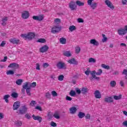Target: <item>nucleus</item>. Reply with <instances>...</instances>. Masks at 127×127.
Instances as JSON below:
<instances>
[{
	"instance_id": "obj_1",
	"label": "nucleus",
	"mask_w": 127,
	"mask_h": 127,
	"mask_svg": "<svg viewBox=\"0 0 127 127\" xmlns=\"http://www.w3.org/2000/svg\"><path fill=\"white\" fill-rule=\"evenodd\" d=\"M117 32L118 33L120 36H124L127 33V25L125 26L124 29L120 28L117 30Z\"/></svg>"
},
{
	"instance_id": "obj_2",
	"label": "nucleus",
	"mask_w": 127,
	"mask_h": 127,
	"mask_svg": "<svg viewBox=\"0 0 127 127\" xmlns=\"http://www.w3.org/2000/svg\"><path fill=\"white\" fill-rule=\"evenodd\" d=\"M94 0H87V4L89 5L90 7L92 9H96V8L97 7V3L96 2H94L92 3V1Z\"/></svg>"
},
{
	"instance_id": "obj_3",
	"label": "nucleus",
	"mask_w": 127,
	"mask_h": 127,
	"mask_svg": "<svg viewBox=\"0 0 127 127\" xmlns=\"http://www.w3.org/2000/svg\"><path fill=\"white\" fill-rule=\"evenodd\" d=\"M61 30V26H59V25L54 26L52 28L51 33L55 34L56 33L59 32Z\"/></svg>"
},
{
	"instance_id": "obj_4",
	"label": "nucleus",
	"mask_w": 127,
	"mask_h": 127,
	"mask_svg": "<svg viewBox=\"0 0 127 127\" xmlns=\"http://www.w3.org/2000/svg\"><path fill=\"white\" fill-rule=\"evenodd\" d=\"M57 67L60 69H66V64L64 62H59L57 64Z\"/></svg>"
},
{
	"instance_id": "obj_5",
	"label": "nucleus",
	"mask_w": 127,
	"mask_h": 127,
	"mask_svg": "<svg viewBox=\"0 0 127 127\" xmlns=\"http://www.w3.org/2000/svg\"><path fill=\"white\" fill-rule=\"evenodd\" d=\"M49 49L48 46L44 45L39 49V51L41 53H45L48 52Z\"/></svg>"
},
{
	"instance_id": "obj_6",
	"label": "nucleus",
	"mask_w": 127,
	"mask_h": 127,
	"mask_svg": "<svg viewBox=\"0 0 127 127\" xmlns=\"http://www.w3.org/2000/svg\"><path fill=\"white\" fill-rule=\"evenodd\" d=\"M27 107L26 105H24L22 106L21 109L19 110V113L21 115H23L26 114V113L27 112Z\"/></svg>"
},
{
	"instance_id": "obj_7",
	"label": "nucleus",
	"mask_w": 127,
	"mask_h": 127,
	"mask_svg": "<svg viewBox=\"0 0 127 127\" xmlns=\"http://www.w3.org/2000/svg\"><path fill=\"white\" fill-rule=\"evenodd\" d=\"M8 67L12 68L13 70H15L16 69L19 68V64L16 63H12L8 65Z\"/></svg>"
},
{
	"instance_id": "obj_8",
	"label": "nucleus",
	"mask_w": 127,
	"mask_h": 127,
	"mask_svg": "<svg viewBox=\"0 0 127 127\" xmlns=\"http://www.w3.org/2000/svg\"><path fill=\"white\" fill-rule=\"evenodd\" d=\"M105 3L111 9H114L115 6L112 2L110 0H105Z\"/></svg>"
},
{
	"instance_id": "obj_9",
	"label": "nucleus",
	"mask_w": 127,
	"mask_h": 127,
	"mask_svg": "<svg viewBox=\"0 0 127 127\" xmlns=\"http://www.w3.org/2000/svg\"><path fill=\"white\" fill-rule=\"evenodd\" d=\"M44 18V15H39V16H33V19L38 20V21H42Z\"/></svg>"
},
{
	"instance_id": "obj_10",
	"label": "nucleus",
	"mask_w": 127,
	"mask_h": 127,
	"mask_svg": "<svg viewBox=\"0 0 127 127\" xmlns=\"http://www.w3.org/2000/svg\"><path fill=\"white\" fill-rule=\"evenodd\" d=\"M29 16V13L28 11H23L22 12L21 17L24 19H27Z\"/></svg>"
},
{
	"instance_id": "obj_11",
	"label": "nucleus",
	"mask_w": 127,
	"mask_h": 127,
	"mask_svg": "<svg viewBox=\"0 0 127 127\" xmlns=\"http://www.w3.org/2000/svg\"><path fill=\"white\" fill-rule=\"evenodd\" d=\"M9 41L13 45H17L20 43V42L19 39H16V38H11L9 39Z\"/></svg>"
},
{
	"instance_id": "obj_12",
	"label": "nucleus",
	"mask_w": 127,
	"mask_h": 127,
	"mask_svg": "<svg viewBox=\"0 0 127 127\" xmlns=\"http://www.w3.org/2000/svg\"><path fill=\"white\" fill-rule=\"evenodd\" d=\"M29 84H30V82H26L24 85H22V89L21 90V92L24 94L25 93V90L27 88V87H28Z\"/></svg>"
},
{
	"instance_id": "obj_13",
	"label": "nucleus",
	"mask_w": 127,
	"mask_h": 127,
	"mask_svg": "<svg viewBox=\"0 0 127 127\" xmlns=\"http://www.w3.org/2000/svg\"><path fill=\"white\" fill-rule=\"evenodd\" d=\"M20 106V103L19 101H17L14 103L13 105V111L17 110Z\"/></svg>"
},
{
	"instance_id": "obj_14",
	"label": "nucleus",
	"mask_w": 127,
	"mask_h": 127,
	"mask_svg": "<svg viewBox=\"0 0 127 127\" xmlns=\"http://www.w3.org/2000/svg\"><path fill=\"white\" fill-rule=\"evenodd\" d=\"M95 98L100 99L101 98V94L98 90H95L94 93Z\"/></svg>"
},
{
	"instance_id": "obj_15",
	"label": "nucleus",
	"mask_w": 127,
	"mask_h": 127,
	"mask_svg": "<svg viewBox=\"0 0 127 127\" xmlns=\"http://www.w3.org/2000/svg\"><path fill=\"white\" fill-rule=\"evenodd\" d=\"M69 8L71 10H75L76 9V5L75 3L73 1H71L69 3Z\"/></svg>"
},
{
	"instance_id": "obj_16",
	"label": "nucleus",
	"mask_w": 127,
	"mask_h": 127,
	"mask_svg": "<svg viewBox=\"0 0 127 127\" xmlns=\"http://www.w3.org/2000/svg\"><path fill=\"white\" fill-rule=\"evenodd\" d=\"M32 117L34 120L38 121L39 123H41L42 121V118L41 117L38 116H36L35 115H33Z\"/></svg>"
},
{
	"instance_id": "obj_17",
	"label": "nucleus",
	"mask_w": 127,
	"mask_h": 127,
	"mask_svg": "<svg viewBox=\"0 0 127 127\" xmlns=\"http://www.w3.org/2000/svg\"><path fill=\"white\" fill-rule=\"evenodd\" d=\"M27 35L29 40H32L35 37V34L33 32H29Z\"/></svg>"
},
{
	"instance_id": "obj_18",
	"label": "nucleus",
	"mask_w": 127,
	"mask_h": 127,
	"mask_svg": "<svg viewBox=\"0 0 127 127\" xmlns=\"http://www.w3.org/2000/svg\"><path fill=\"white\" fill-rule=\"evenodd\" d=\"M90 44H93V46H98L100 44L98 42V41H96L95 39H91L90 40Z\"/></svg>"
},
{
	"instance_id": "obj_19",
	"label": "nucleus",
	"mask_w": 127,
	"mask_h": 127,
	"mask_svg": "<svg viewBox=\"0 0 127 127\" xmlns=\"http://www.w3.org/2000/svg\"><path fill=\"white\" fill-rule=\"evenodd\" d=\"M63 55L64 56L66 57H70L71 56V53L70 51H63Z\"/></svg>"
},
{
	"instance_id": "obj_20",
	"label": "nucleus",
	"mask_w": 127,
	"mask_h": 127,
	"mask_svg": "<svg viewBox=\"0 0 127 127\" xmlns=\"http://www.w3.org/2000/svg\"><path fill=\"white\" fill-rule=\"evenodd\" d=\"M104 101L105 102L111 103H113L114 102V100L112 97H108L104 99Z\"/></svg>"
},
{
	"instance_id": "obj_21",
	"label": "nucleus",
	"mask_w": 127,
	"mask_h": 127,
	"mask_svg": "<svg viewBox=\"0 0 127 127\" xmlns=\"http://www.w3.org/2000/svg\"><path fill=\"white\" fill-rule=\"evenodd\" d=\"M7 20V17H4L3 18H2L1 21V25L3 26H5L6 25V21Z\"/></svg>"
},
{
	"instance_id": "obj_22",
	"label": "nucleus",
	"mask_w": 127,
	"mask_h": 127,
	"mask_svg": "<svg viewBox=\"0 0 127 127\" xmlns=\"http://www.w3.org/2000/svg\"><path fill=\"white\" fill-rule=\"evenodd\" d=\"M68 63L73 64H77L78 63L74 59H71V60H68Z\"/></svg>"
},
{
	"instance_id": "obj_23",
	"label": "nucleus",
	"mask_w": 127,
	"mask_h": 127,
	"mask_svg": "<svg viewBox=\"0 0 127 127\" xmlns=\"http://www.w3.org/2000/svg\"><path fill=\"white\" fill-rule=\"evenodd\" d=\"M70 113L72 114H74L77 111V109L75 107H72L69 109Z\"/></svg>"
},
{
	"instance_id": "obj_24",
	"label": "nucleus",
	"mask_w": 127,
	"mask_h": 127,
	"mask_svg": "<svg viewBox=\"0 0 127 127\" xmlns=\"http://www.w3.org/2000/svg\"><path fill=\"white\" fill-rule=\"evenodd\" d=\"M31 87H27V89H26V93H27V95L28 96H31Z\"/></svg>"
},
{
	"instance_id": "obj_25",
	"label": "nucleus",
	"mask_w": 127,
	"mask_h": 127,
	"mask_svg": "<svg viewBox=\"0 0 127 127\" xmlns=\"http://www.w3.org/2000/svg\"><path fill=\"white\" fill-rule=\"evenodd\" d=\"M22 125V122L20 121H17L16 122L14 123L15 126L17 127H21Z\"/></svg>"
},
{
	"instance_id": "obj_26",
	"label": "nucleus",
	"mask_w": 127,
	"mask_h": 127,
	"mask_svg": "<svg viewBox=\"0 0 127 127\" xmlns=\"http://www.w3.org/2000/svg\"><path fill=\"white\" fill-rule=\"evenodd\" d=\"M78 117L79 119H82L85 117V114L82 112H79L78 114Z\"/></svg>"
},
{
	"instance_id": "obj_27",
	"label": "nucleus",
	"mask_w": 127,
	"mask_h": 127,
	"mask_svg": "<svg viewBox=\"0 0 127 127\" xmlns=\"http://www.w3.org/2000/svg\"><path fill=\"white\" fill-rule=\"evenodd\" d=\"M10 97V95L9 94L5 95L3 96V100H5V101L7 103H9L8 98Z\"/></svg>"
},
{
	"instance_id": "obj_28",
	"label": "nucleus",
	"mask_w": 127,
	"mask_h": 127,
	"mask_svg": "<svg viewBox=\"0 0 127 127\" xmlns=\"http://www.w3.org/2000/svg\"><path fill=\"white\" fill-rule=\"evenodd\" d=\"M23 79H17L16 81V83L18 86H20L21 85L22 83H23Z\"/></svg>"
},
{
	"instance_id": "obj_29",
	"label": "nucleus",
	"mask_w": 127,
	"mask_h": 127,
	"mask_svg": "<svg viewBox=\"0 0 127 127\" xmlns=\"http://www.w3.org/2000/svg\"><path fill=\"white\" fill-rule=\"evenodd\" d=\"M114 99L115 100H119L121 99H122V94H120L119 96H117V95H114Z\"/></svg>"
},
{
	"instance_id": "obj_30",
	"label": "nucleus",
	"mask_w": 127,
	"mask_h": 127,
	"mask_svg": "<svg viewBox=\"0 0 127 127\" xmlns=\"http://www.w3.org/2000/svg\"><path fill=\"white\" fill-rule=\"evenodd\" d=\"M37 42L40 43H46V40H45L44 38H40L37 41Z\"/></svg>"
},
{
	"instance_id": "obj_31",
	"label": "nucleus",
	"mask_w": 127,
	"mask_h": 127,
	"mask_svg": "<svg viewBox=\"0 0 127 127\" xmlns=\"http://www.w3.org/2000/svg\"><path fill=\"white\" fill-rule=\"evenodd\" d=\"M88 92V89L86 87H83L81 89V92L83 94H85Z\"/></svg>"
},
{
	"instance_id": "obj_32",
	"label": "nucleus",
	"mask_w": 127,
	"mask_h": 127,
	"mask_svg": "<svg viewBox=\"0 0 127 127\" xmlns=\"http://www.w3.org/2000/svg\"><path fill=\"white\" fill-rule=\"evenodd\" d=\"M117 85V82L115 80H112L110 82V86L111 87H116Z\"/></svg>"
},
{
	"instance_id": "obj_33",
	"label": "nucleus",
	"mask_w": 127,
	"mask_h": 127,
	"mask_svg": "<svg viewBox=\"0 0 127 127\" xmlns=\"http://www.w3.org/2000/svg\"><path fill=\"white\" fill-rule=\"evenodd\" d=\"M76 4L77 5H78L79 6H84V2H81L80 1H79V0H77L76 1Z\"/></svg>"
},
{
	"instance_id": "obj_34",
	"label": "nucleus",
	"mask_w": 127,
	"mask_h": 127,
	"mask_svg": "<svg viewBox=\"0 0 127 127\" xmlns=\"http://www.w3.org/2000/svg\"><path fill=\"white\" fill-rule=\"evenodd\" d=\"M60 43H61L62 44H66V39L62 37V38L60 39Z\"/></svg>"
},
{
	"instance_id": "obj_35",
	"label": "nucleus",
	"mask_w": 127,
	"mask_h": 127,
	"mask_svg": "<svg viewBox=\"0 0 127 127\" xmlns=\"http://www.w3.org/2000/svg\"><path fill=\"white\" fill-rule=\"evenodd\" d=\"M88 62L89 63H96V60L93 58H90L88 60Z\"/></svg>"
},
{
	"instance_id": "obj_36",
	"label": "nucleus",
	"mask_w": 127,
	"mask_h": 127,
	"mask_svg": "<svg viewBox=\"0 0 127 127\" xmlns=\"http://www.w3.org/2000/svg\"><path fill=\"white\" fill-rule=\"evenodd\" d=\"M45 97L48 99H51V94L49 92H47L45 93Z\"/></svg>"
},
{
	"instance_id": "obj_37",
	"label": "nucleus",
	"mask_w": 127,
	"mask_h": 127,
	"mask_svg": "<svg viewBox=\"0 0 127 127\" xmlns=\"http://www.w3.org/2000/svg\"><path fill=\"white\" fill-rule=\"evenodd\" d=\"M6 74L7 75H13V74H14V71L13 70H8L6 72Z\"/></svg>"
},
{
	"instance_id": "obj_38",
	"label": "nucleus",
	"mask_w": 127,
	"mask_h": 127,
	"mask_svg": "<svg viewBox=\"0 0 127 127\" xmlns=\"http://www.w3.org/2000/svg\"><path fill=\"white\" fill-rule=\"evenodd\" d=\"M80 51H81L80 47H79V46L76 47V48H75V53L78 54L80 53Z\"/></svg>"
},
{
	"instance_id": "obj_39",
	"label": "nucleus",
	"mask_w": 127,
	"mask_h": 127,
	"mask_svg": "<svg viewBox=\"0 0 127 127\" xmlns=\"http://www.w3.org/2000/svg\"><path fill=\"white\" fill-rule=\"evenodd\" d=\"M69 29L70 30V32H73V31L75 30L76 29V28L75 27V26H70Z\"/></svg>"
},
{
	"instance_id": "obj_40",
	"label": "nucleus",
	"mask_w": 127,
	"mask_h": 127,
	"mask_svg": "<svg viewBox=\"0 0 127 127\" xmlns=\"http://www.w3.org/2000/svg\"><path fill=\"white\" fill-rule=\"evenodd\" d=\"M37 85V83L36 82H33V83H31L28 85V87H35Z\"/></svg>"
},
{
	"instance_id": "obj_41",
	"label": "nucleus",
	"mask_w": 127,
	"mask_h": 127,
	"mask_svg": "<svg viewBox=\"0 0 127 127\" xmlns=\"http://www.w3.org/2000/svg\"><path fill=\"white\" fill-rule=\"evenodd\" d=\"M101 67H102V68H104L108 69V70H109L110 69L109 65H106V64H101Z\"/></svg>"
},
{
	"instance_id": "obj_42",
	"label": "nucleus",
	"mask_w": 127,
	"mask_h": 127,
	"mask_svg": "<svg viewBox=\"0 0 127 127\" xmlns=\"http://www.w3.org/2000/svg\"><path fill=\"white\" fill-rule=\"evenodd\" d=\"M58 79H59V80L60 81H63L64 79V76L63 74L60 75L59 76V77L58 78Z\"/></svg>"
},
{
	"instance_id": "obj_43",
	"label": "nucleus",
	"mask_w": 127,
	"mask_h": 127,
	"mask_svg": "<svg viewBox=\"0 0 127 127\" xmlns=\"http://www.w3.org/2000/svg\"><path fill=\"white\" fill-rule=\"evenodd\" d=\"M25 118H27L28 120H30L31 119V114L29 113H26L25 115Z\"/></svg>"
},
{
	"instance_id": "obj_44",
	"label": "nucleus",
	"mask_w": 127,
	"mask_h": 127,
	"mask_svg": "<svg viewBox=\"0 0 127 127\" xmlns=\"http://www.w3.org/2000/svg\"><path fill=\"white\" fill-rule=\"evenodd\" d=\"M102 36L103 39H102V42L103 43H105L107 42L108 38L106 37V35L105 34H102Z\"/></svg>"
},
{
	"instance_id": "obj_45",
	"label": "nucleus",
	"mask_w": 127,
	"mask_h": 127,
	"mask_svg": "<svg viewBox=\"0 0 127 127\" xmlns=\"http://www.w3.org/2000/svg\"><path fill=\"white\" fill-rule=\"evenodd\" d=\"M69 95L71 97H74L75 95H76V93L74 90H71L69 93Z\"/></svg>"
},
{
	"instance_id": "obj_46",
	"label": "nucleus",
	"mask_w": 127,
	"mask_h": 127,
	"mask_svg": "<svg viewBox=\"0 0 127 127\" xmlns=\"http://www.w3.org/2000/svg\"><path fill=\"white\" fill-rule=\"evenodd\" d=\"M37 104V102L35 101L32 100L30 103V105L32 107H34Z\"/></svg>"
},
{
	"instance_id": "obj_47",
	"label": "nucleus",
	"mask_w": 127,
	"mask_h": 127,
	"mask_svg": "<svg viewBox=\"0 0 127 127\" xmlns=\"http://www.w3.org/2000/svg\"><path fill=\"white\" fill-rule=\"evenodd\" d=\"M54 117L57 119H59L60 118V117L59 116V114L57 112H56L54 114Z\"/></svg>"
},
{
	"instance_id": "obj_48",
	"label": "nucleus",
	"mask_w": 127,
	"mask_h": 127,
	"mask_svg": "<svg viewBox=\"0 0 127 127\" xmlns=\"http://www.w3.org/2000/svg\"><path fill=\"white\" fill-rule=\"evenodd\" d=\"M103 73V70L101 69H99L98 70L97 72L96 73V75L97 76L101 75V74Z\"/></svg>"
},
{
	"instance_id": "obj_49",
	"label": "nucleus",
	"mask_w": 127,
	"mask_h": 127,
	"mask_svg": "<svg viewBox=\"0 0 127 127\" xmlns=\"http://www.w3.org/2000/svg\"><path fill=\"white\" fill-rule=\"evenodd\" d=\"M52 95L53 97H57L58 96V93L55 91H52L51 92Z\"/></svg>"
},
{
	"instance_id": "obj_50",
	"label": "nucleus",
	"mask_w": 127,
	"mask_h": 127,
	"mask_svg": "<svg viewBox=\"0 0 127 127\" xmlns=\"http://www.w3.org/2000/svg\"><path fill=\"white\" fill-rule=\"evenodd\" d=\"M21 38H24L25 40L28 39V34H22L20 35Z\"/></svg>"
},
{
	"instance_id": "obj_51",
	"label": "nucleus",
	"mask_w": 127,
	"mask_h": 127,
	"mask_svg": "<svg viewBox=\"0 0 127 127\" xmlns=\"http://www.w3.org/2000/svg\"><path fill=\"white\" fill-rule=\"evenodd\" d=\"M11 96L13 98H16L18 97V94L16 92H13V93H12Z\"/></svg>"
},
{
	"instance_id": "obj_52",
	"label": "nucleus",
	"mask_w": 127,
	"mask_h": 127,
	"mask_svg": "<svg viewBox=\"0 0 127 127\" xmlns=\"http://www.w3.org/2000/svg\"><path fill=\"white\" fill-rule=\"evenodd\" d=\"M49 64L47 63H44L43 64V66L44 68H48L49 67Z\"/></svg>"
},
{
	"instance_id": "obj_53",
	"label": "nucleus",
	"mask_w": 127,
	"mask_h": 127,
	"mask_svg": "<svg viewBox=\"0 0 127 127\" xmlns=\"http://www.w3.org/2000/svg\"><path fill=\"white\" fill-rule=\"evenodd\" d=\"M51 127H57V124L56 123H55V122H54L53 121H52V122H51Z\"/></svg>"
},
{
	"instance_id": "obj_54",
	"label": "nucleus",
	"mask_w": 127,
	"mask_h": 127,
	"mask_svg": "<svg viewBox=\"0 0 127 127\" xmlns=\"http://www.w3.org/2000/svg\"><path fill=\"white\" fill-rule=\"evenodd\" d=\"M91 116L90 114H87L85 116V119H90Z\"/></svg>"
},
{
	"instance_id": "obj_55",
	"label": "nucleus",
	"mask_w": 127,
	"mask_h": 127,
	"mask_svg": "<svg viewBox=\"0 0 127 127\" xmlns=\"http://www.w3.org/2000/svg\"><path fill=\"white\" fill-rule=\"evenodd\" d=\"M55 23L59 24V23H60L61 20L59 18H56L55 19Z\"/></svg>"
},
{
	"instance_id": "obj_56",
	"label": "nucleus",
	"mask_w": 127,
	"mask_h": 127,
	"mask_svg": "<svg viewBox=\"0 0 127 127\" xmlns=\"http://www.w3.org/2000/svg\"><path fill=\"white\" fill-rule=\"evenodd\" d=\"M77 21L79 23L84 22V20L82 18H78Z\"/></svg>"
},
{
	"instance_id": "obj_57",
	"label": "nucleus",
	"mask_w": 127,
	"mask_h": 127,
	"mask_svg": "<svg viewBox=\"0 0 127 127\" xmlns=\"http://www.w3.org/2000/svg\"><path fill=\"white\" fill-rule=\"evenodd\" d=\"M5 44H6L5 41H3L1 42V44L0 45V47H3Z\"/></svg>"
},
{
	"instance_id": "obj_58",
	"label": "nucleus",
	"mask_w": 127,
	"mask_h": 127,
	"mask_svg": "<svg viewBox=\"0 0 127 127\" xmlns=\"http://www.w3.org/2000/svg\"><path fill=\"white\" fill-rule=\"evenodd\" d=\"M65 99L66 101H71L72 100V98L68 96H66Z\"/></svg>"
},
{
	"instance_id": "obj_59",
	"label": "nucleus",
	"mask_w": 127,
	"mask_h": 127,
	"mask_svg": "<svg viewBox=\"0 0 127 127\" xmlns=\"http://www.w3.org/2000/svg\"><path fill=\"white\" fill-rule=\"evenodd\" d=\"M92 74V78H95V79H97V80H99L100 79V78L98 77H97L96 76V74Z\"/></svg>"
},
{
	"instance_id": "obj_60",
	"label": "nucleus",
	"mask_w": 127,
	"mask_h": 127,
	"mask_svg": "<svg viewBox=\"0 0 127 127\" xmlns=\"http://www.w3.org/2000/svg\"><path fill=\"white\" fill-rule=\"evenodd\" d=\"M76 92L78 94H80L82 91L79 88H76Z\"/></svg>"
},
{
	"instance_id": "obj_61",
	"label": "nucleus",
	"mask_w": 127,
	"mask_h": 127,
	"mask_svg": "<svg viewBox=\"0 0 127 127\" xmlns=\"http://www.w3.org/2000/svg\"><path fill=\"white\" fill-rule=\"evenodd\" d=\"M122 74H125L126 76H127V69L124 70L123 72H122Z\"/></svg>"
},
{
	"instance_id": "obj_62",
	"label": "nucleus",
	"mask_w": 127,
	"mask_h": 127,
	"mask_svg": "<svg viewBox=\"0 0 127 127\" xmlns=\"http://www.w3.org/2000/svg\"><path fill=\"white\" fill-rule=\"evenodd\" d=\"M122 4L126 5L127 4V0H122Z\"/></svg>"
},
{
	"instance_id": "obj_63",
	"label": "nucleus",
	"mask_w": 127,
	"mask_h": 127,
	"mask_svg": "<svg viewBox=\"0 0 127 127\" xmlns=\"http://www.w3.org/2000/svg\"><path fill=\"white\" fill-rule=\"evenodd\" d=\"M36 69L38 70H40V65L39 64H36Z\"/></svg>"
},
{
	"instance_id": "obj_64",
	"label": "nucleus",
	"mask_w": 127,
	"mask_h": 127,
	"mask_svg": "<svg viewBox=\"0 0 127 127\" xmlns=\"http://www.w3.org/2000/svg\"><path fill=\"white\" fill-rule=\"evenodd\" d=\"M123 124L124 126L127 127V121H125V122H124Z\"/></svg>"
}]
</instances>
